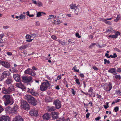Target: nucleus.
<instances>
[{
  "instance_id": "obj_42",
  "label": "nucleus",
  "mask_w": 121,
  "mask_h": 121,
  "mask_svg": "<svg viewBox=\"0 0 121 121\" xmlns=\"http://www.w3.org/2000/svg\"><path fill=\"white\" fill-rule=\"evenodd\" d=\"M56 121H65V119L63 117L62 118H60L59 119L57 120Z\"/></svg>"
},
{
  "instance_id": "obj_11",
  "label": "nucleus",
  "mask_w": 121,
  "mask_h": 121,
  "mask_svg": "<svg viewBox=\"0 0 121 121\" xmlns=\"http://www.w3.org/2000/svg\"><path fill=\"white\" fill-rule=\"evenodd\" d=\"M0 63L3 66L7 68H9L10 67V64L7 62L0 60Z\"/></svg>"
},
{
  "instance_id": "obj_12",
  "label": "nucleus",
  "mask_w": 121,
  "mask_h": 121,
  "mask_svg": "<svg viewBox=\"0 0 121 121\" xmlns=\"http://www.w3.org/2000/svg\"><path fill=\"white\" fill-rule=\"evenodd\" d=\"M43 119L44 120H49L50 118V114L48 113H47L44 114L43 116Z\"/></svg>"
},
{
  "instance_id": "obj_55",
  "label": "nucleus",
  "mask_w": 121,
  "mask_h": 121,
  "mask_svg": "<svg viewBox=\"0 0 121 121\" xmlns=\"http://www.w3.org/2000/svg\"><path fill=\"white\" fill-rule=\"evenodd\" d=\"M92 68L94 70L96 71H97L98 70V69L95 66H93Z\"/></svg>"
},
{
  "instance_id": "obj_3",
  "label": "nucleus",
  "mask_w": 121,
  "mask_h": 121,
  "mask_svg": "<svg viewBox=\"0 0 121 121\" xmlns=\"http://www.w3.org/2000/svg\"><path fill=\"white\" fill-rule=\"evenodd\" d=\"M45 81L46 82H43L40 86V90L41 91H45L50 86V84L49 82L47 80H45Z\"/></svg>"
},
{
  "instance_id": "obj_53",
  "label": "nucleus",
  "mask_w": 121,
  "mask_h": 121,
  "mask_svg": "<svg viewBox=\"0 0 121 121\" xmlns=\"http://www.w3.org/2000/svg\"><path fill=\"white\" fill-rule=\"evenodd\" d=\"M76 36L78 38H80L81 37V36L79 35V33H77L76 34Z\"/></svg>"
},
{
  "instance_id": "obj_61",
  "label": "nucleus",
  "mask_w": 121,
  "mask_h": 121,
  "mask_svg": "<svg viewBox=\"0 0 121 121\" xmlns=\"http://www.w3.org/2000/svg\"><path fill=\"white\" fill-rule=\"evenodd\" d=\"M90 113H88L86 114V117L88 118L89 117V116L90 115Z\"/></svg>"
},
{
  "instance_id": "obj_19",
  "label": "nucleus",
  "mask_w": 121,
  "mask_h": 121,
  "mask_svg": "<svg viewBox=\"0 0 121 121\" xmlns=\"http://www.w3.org/2000/svg\"><path fill=\"white\" fill-rule=\"evenodd\" d=\"M58 113L55 112H52V117L54 119H56L58 118Z\"/></svg>"
},
{
  "instance_id": "obj_63",
  "label": "nucleus",
  "mask_w": 121,
  "mask_h": 121,
  "mask_svg": "<svg viewBox=\"0 0 121 121\" xmlns=\"http://www.w3.org/2000/svg\"><path fill=\"white\" fill-rule=\"evenodd\" d=\"M116 93L118 94H121V92H120V91H116Z\"/></svg>"
},
{
  "instance_id": "obj_40",
  "label": "nucleus",
  "mask_w": 121,
  "mask_h": 121,
  "mask_svg": "<svg viewBox=\"0 0 121 121\" xmlns=\"http://www.w3.org/2000/svg\"><path fill=\"white\" fill-rule=\"evenodd\" d=\"M42 12H39L37 13V17H40L41 16L42 14L41 13Z\"/></svg>"
},
{
  "instance_id": "obj_58",
  "label": "nucleus",
  "mask_w": 121,
  "mask_h": 121,
  "mask_svg": "<svg viewBox=\"0 0 121 121\" xmlns=\"http://www.w3.org/2000/svg\"><path fill=\"white\" fill-rule=\"evenodd\" d=\"M101 118L100 117H98L95 118L96 121H98Z\"/></svg>"
},
{
  "instance_id": "obj_17",
  "label": "nucleus",
  "mask_w": 121,
  "mask_h": 121,
  "mask_svg": "<svg viewBox=\"0 0 121 121\" xmlns=\"http://www.w3.org/2000/svg\"><path fill=\"white\" fill-rule=\"evenodd\" d=\"M13 121H24L22 118L19 116H16L13 119Z\"/></svg>"
},
{
  "instance_id": "obj_43",
  "label": "nucleus",
  "mask_w": 121,
  "mask_h": 121,
  "mask_svg": "<svg viewBox=\"0 0 121 121\" xmlns=\"http://www.w3.org/2000/svg\"><path fill=\"white\" fill-rule=\"evenodd\" d=\"M75 82L77 84L79 85H80V82H79V80L78 79H76L75 80Z\"/></svg>"
},
{
  "instance_id": "obj_7",
  "label": "nucleus",
  "mask_w": 121,
  "mask_h": 121,
  "mask_svg": "<svg viewBox=\"0 0 121 121\" xmlns=\"http://www.w3.org/2000/svg\"><path fill=\"white\" fill-rule=\"evenodd\" d=\"M27 91L31 94L32 95L35 96H38L39 95V93L38 92L35 91L32 89H29L27 88Z\"/></svg>"
},
{
  "instance_id": "obj_38",
  "label": "nucleus",
  "mask_w": 121,
  "mask_h": 121,
  "mask_svg": "<svg viewBox=\"0 0 121 121\" xmlns=\"http://www.w3.org/2000/svg\"><path fill=\"white\" fill-rule=\"evenodd\" d=\"M120 17L119 15H117L116 18L114 20V21L116 22L118 21L119 20Z\"/></svg>"
},
{
  "instance_id": "obj_39",
  "label": "nucleus",
  "mask_w": 121,
  "mask_h": 121,
  "mask_svg": "<svg viewBox=\"0 0 121 121\" xmlns=\"http://www.w3.org/2000/svg\"><path fill=\"white\" fill-rule=\"evenodd\" d=\"M104 63L105 64H106V63L108 64L110 63L109 61V60H107L106 59H104Z\"/></svg>"
},
{
  "instance_id": "obj_60",
  "label": "nucleus",
  "mask_w": 121,
  "mask_h": 121,
  "mask_svg": "<svg viewBox=\"0 0 121 121\" xmlns=\"http://www.w3.org/2000/svg\"><path fill=\"white\" fill-rule=\"evenodd\" d=\"M32 3L35 4H37V3L36 1V0H32Z\"/></svg>"
},
{
  "instance_id": "obj_47",
  "label": "nucleus",
  "mask_w": 121,
  "mask_h": 121,
  "mask_svg": "<svg viewBox=\"0 0 121 121\" xmlns=\"http://www.w3.org/2000/svg\"><path fill=\"white\" fill-rule=\"evenodd\" d=\"M72 90V93L73 95H75V94L76 91H74V90L73 89H71Z\"/></svg>"
},
{
  "instance_id": "obj_31",
  "label": "nucleus",
  "mask_w": 121,
  "mask_h": 121,
  "mask_svg": "<svg viewBox=\"0 0 121 121\" xmlns=\"http://www.w3.org/2000/svg\"><path fill=\"white\" fill-rule=\"evenodd\" d=\"M76 65H75L74 67L72 69V70H74L75 72H79V69H76Z\"/></svg>"
},
{
  "instance_id": "obj_6",
  "label": "nucleus",
  "mask_w": 121,
  "mask_h": 121,
  "mask_svg": "<svg viewBox=\"0 0 121 121\" xmlns=\"http://www.w3.org/2000/svg\"><path fill=\"white\" fill-rule=\"evenodd\" d=\"M10 73L9 71H4L2 73L0 77L1 81H3L4 78H5L7 76H9Z\"/></svg>"
},
{
  "instance_id": "obj_25",
  "label": "nucleus",
  "mask_w": 121,
  "mask_h": 121,
  "mask_svg": "<svg viewBox=\"0 0 121 121\" xmlns=\"http://www.w3.org/2000/svg\"><path fill=\"white\" fill-rule=\"evenodd\" d=\"M62 22L61 20H60L59 19H57L54 20V22H53V23L55 24L58 25L62 23Z\"/></svg>"
},
{
  "instance_id": "obj_20",
  "label": "nucleus",
  "mask_w": 121,
  "mask_h": 121,
  "mask_svg": "<svg viewBox=\"0 0 121 121\" xmlns=\"http://www.w3.org/2000/svg\"><path fill=\"white\" fill-rule=\"evenodd\" d=\"M116 70L115 68H111L108 70V72L109 73H113L114 74H116Z\"/></svg>"
},
{
  "instance_id": "obj_10",
  "label": "nucleus",
  "mask_w": 121,
  "mask_h": 121,
  "mask_svg": "<svg viewBox=\"0 0 121 121\" xmlns=\"http://www.w3.org/2000/svg\"><path fill=\"white\" fill-rule=\"evenodd\" d=\"M53 104L55 105L56 108L58 109L60 108L61 106L60 102L58 99L55 100L53 102Z\"/></svg>"
},
{
  "instance_id": "obj_30",
  "label": "nucleus",
  "mask_w": 121,
  "mask_h": 121,
  "mask_svg": "<svg viewBox=\"0 0 121 121\" xmlns=\"http://www.w3.org/2000/svg\"><path fill=\"white\" fill-rule=\"evenodd\" d=\"M70 8L71 9H75L77 7V6H76V4H71L70 5Z\"/></svg>"
},
{
  "instance_id": "obj_56",
  "label": "nucleus",
  "mask_w": 121,
  "mask_h": 121,
  "mask_svg": "<svg viewBox=\"0 0 121 121\" xmlns=\"http://www.w3.org/2000/svg\"><path fill=\"white\" fill-rule=\"evenodd\" d=\"M33 40V39H27L26 40V42H31Z\"/></svg>"
},
{
  "instance_id": "obj_51",
  "label": "nucleus",
  "mask_w": 121,
  "mask_h": 121,
  "mask_svg": "<svg viewBox=\"0 0 121 121\" xmlns=\"http://www.w3.org/2000/svg\"><path fill=\"white\" fill-rule=\"evenodd\" d=\"M7 54L9 56H11L12 55V53L9 52H7Z\"/></svg>"
},
{
  "instance_id": "obj_48",
  "label": "nucleus",
  "mask_w": 121,
  "mask_h": 121,
  "mask_svg": "<svg viewBox=\"0 0 121 121\" xmlns=\"http://www.w3.org/2000/svg\"><path fill=\"white\" fill-rule=\"evenodd\" d=\"M115 77L117 79H120L121 78V77L119 75H117L115 76Z\"/></svg>"
},
{
  "instance_id": "obj_9",
  "label": "nucleus",
  "mask_w": 121,
  "mask_h": 121,
  "mask_svg": "<svg viewBox=\"0 0 121 121\" xmlns=\"http://www.w3.org/2000/svg\"><path fill=\"white\" fill-rule=\"evenodd\" d=\"M22 78L23 82L25 83H29L32 80V78L31 76L28 77L22 76Z\"/></svg>"
},
{
  "instance_id": "obj_22",
  "label": "nucleus",
  "mask_w": 121,
  "mask_h": 121,
  "mask_svg": "<svg viewBox=\"0 0 121 121\" xmlns=\"http://www.w3.org/2000/svg\"><path fill=\"white\" fill-rule=\"evenodd\" d=\"M106 88L107 91H109L111 90L112 88V84L111 83H109V84L107 86Z\"/></svg>"
},
{
  "instance_id": "obj_24",
  "label": "nucleus",
  "mask_w": 121,
  "mask_h": 121,
  "mask_svg": "<svg viewBox=\"0 0 121 121\" xmlns=\"http://www.w3.org/2000/svg\"><path fill=\"white\" fill-rule=\"evenodd\" d=\"M52 98L49 96L46 97L45 98V101L47 102H52Z\"/></svg>"
},
{
  "instance_id": "obj_46",
  "label": "nucleus",
  "mask_w": 121,
  "mask_h": 121,
  "mask_svg": "<svg viewBox=\"0 0 121 121\" xmlns=\"http://www.w3.org/2000/svg\"><path fill=\"white\" fill-rule=\"evenodd\" d=\"M93 90V88L92 87H90L88 90V92L90 93L92 92Z\"/></svg>"
},
{
  "instance_id": "obj_64",
  "label": "nucleus",
  "mask_w": 121,
  "mask_h": 121,
  "mask_svg": "<svg viewBox=\"0 0 121 121\" xmlns=\"http://www.w3.org/2000/svg\"><path fill=\"white\" fill-rule=\"evenodd\" d=\"M108 55L109 54H108L106 53L105 54V56L106 57H107L108 58H110V57L108 56Z\"/></svg>"
},
{
  "instance_id": "obj_15",
  "label": "nucleus",
  "mask_w": 121,
  "mask_h": 121,
  "mask_svg": "<svg viewBox=\"0 0 121 121\" xmlns=\"http://www.w3.org/2000/svg\"><path fill=\"white\" fill-rule=\"evenodd\" d=\"M13 78L17 82H21V80L20 78V75L18 74H15L13 75Z\"/></svg>"
},
{
  "instance_id": "obj_2",
  "label": "nucleus",
  "mask_w": 121,
  "mask_h": 121,
  "mask_svg": "<svg viewBox=\"0 0 121 121\" xmlns=\"http://www.w3.org/2000/svg\"><path fill=\"white\" fill-rule=\"evenodd\" d=\"M24 98L25 99L32 105L35 106L37 104V102L36 100L31 95H26L24 96Z\"/></svg>"
},
{
  "instance_id": "obj_52",
  "label": "nucleus",
  "mask_w": 121,
  "mask_h": 121,
  "mask_svg": "<svg viewBox=\"0 0 121 121\" xmlns=\"http://www.w3.org/2000/svg\"><path fill=\"white\" fill-rule=\"evenodd\" d=\"M32 69L33 70H37L38 69V68L35 67V66H33L32 67Z\"/></svg>"
},
{
  "instance_id": "obj_44",
  "label": "nucleus",
  "mask_w": 121,
  "mask_h": 121,
  "mask_svg": "<svg viewBox=\"0 0 121 121\" xmlns=\"http://www.w3.org/2000/svg\"><path fill=\"white\" fill-rule=\"evenodd\" d=\"M109 37H111L112 38H117V36L116 35H110L109 36Z\"/></svg>"
},
{
  "instance_id": "obj_5",
  "label": "nucleus",
  "mask_w": 121,
  "mask_h": 121,
  "mask_svg": "<svg viewBox=\"0 0 121 121\" xmlns=\"http://www.w3.org/2000/svg\"><path fill=\"white\" fill-rule=\"evenodd\" d=\"M21 107L23 109L28 110L29 109L30 107L27 102L23 100L21 104Z\"/></svg>"
},
{
  "instance_id": "obj_41",
  "label": "nucleus",
  "mask_w": 121,
  "mask_h": 121,
  "mask_svg": "<svg viewBox=\"0 0 121 121\" xmlns=\"http://www.w3.org/2000/svg\"><path fill=\"white\" fill-rule=\"evenodd\" d=\"M119 110V107L118 106H117L115 107L114 108V110L116 112H117Z\"/></svg>"
},
{
  "instance_id": "obj_14",
  "label": "nucleus",
  "mask_w": 121,
  "mask_h": 121,
  "mask_svg": "<svg viewBox=\"0 0 121 121\" xmlns=\"http://www.w3.org/2000/svg\"><path fill=\"white\" fill-rule=\"evenodd\" d=\"M13 82L12 78L10 77H9L5 81V83L6 84L9 85L11 84Z\"/></svg>"
},
{
  "instance_id": "obj_37",
  "label": "nucleus",
  "mask_w": 121,
  "mask_h": 121,
  "mask_svg": "<svg viewBox=\"0 0 121 121\" xmlns=\"http://www.w3.org/2000/svg\"><path fill=\"white\" fill-rule=\"evenodd\" d=\"M36 74V73L35 72L32 71V70L31 71V73L30 74V75L33 76H35Z\"/></svg>"
},
{
  "instance_id": "obj_23",
  "label": "nucleus",
  "mask_w": 121,
  "mask_h": 121,
  "mask_svg": "<svg viewBox=\"0 0 121 121\" xmlns=\"http://www.w3.org/2000/svg\"><path fill=\"white\" fill-rule=\"evenodd\" d=\"M47 109L50 112L54 111L56 110V108L54 106L48 107H47Z\"/></svg>"
},
{
  "instance_id": "obj_62",
  "label": "nucleus",
  "mask_w": 121,
  "mask_h": 121,
  "mask_svg": "<svg viewBox=\"0 0 121 121\" xmlns=\"http://www.w3.org/2000/svg\"><path fill=\"white\" fill-rule=\"evenodd\" d=\"M81 78H84V75L82 73H80L79 74Z\"/></svg>"
},
{
  "instance_id": "obj_32",
  "label": "nucleus",
  "mask_w": 121,
  "mask_h": 121,
  "mask_svg": "<svg viewBox=\"0 0 121 121\" xmlns=\"http://www.w3.org/2000/svg\"><path fill=\"white\" fill-rule=\"evenodd\" d=\"M96 43H91V44L89 46V48L91 49L93 47V46L96 44Z\"/></svg>"
},
{
  "instance_id": "obj_21",
  "label": "nucleus",
  "mask_w": 121,
  "mask_h": 121,
  "mask_svg": "<svg viewBox=\"0 0 121 121\" xmlns=\"http://www.w3.org/2000/svg\"><path fill=\"white\" fill-rule=\"evenodd\" d=\"M75 13L76 14H78L81 11V9L80 7H77L75 9Z\"/></svg>"
},
{
  "instance_id": "obj_1",
  "label": "nucleus",
  "mask_w": 121,
  "mask_h": 121,
  "mask_svg": "<svg viewBox=\"0 0 121 121\" xmlns=\"http://www.w3.org/2000/svg\"><path fill=\"white\" fill-rule=\"evenodd\" d=\"M2 98L4 101V104L5 106L11 105L14 103L13 99L12 96L8 95H3Z\"/></svg>"
},
{
  "instance_id": "obj_13",
  "label": "nucleus",
  "mask_w": 121,
  "mask_h": 121,
  "mask_svg": "<svg viewBox=\"0 0 121 121\" xmlns=\"http://www.w3.org/2000/svg\"><path fill=\"white\" fill-rule=\"evenodd\" d=\"M0 121H10L9 117L8 116H3L0 117Z\"/></svg>"
},
{
  "instance_id": "obj_50",
  "label": "nucleus",
  "mask_w": 121,
  "mask_h": 121,
  "mask_svg": "<svg viewBox=\"0 0 121 121\" xmlns=\"http://www.w3.org/2000/svg\"><path fill=\"white\" fill-rule=\"evenodd\" d=\"M9 28V26H3V28L5 30H6L7 29Z\"/></svg>"
},
{
  "instance_id": "obj_16",
  "label": "nucleus",
  "mask_w": 121,
  "mask_h": 121,
  "mask_svg": "<svg viewBox=\"0 0 121 121\" xmlns=\"http://www.w3.org/2000/svg\"><path fill=\"white\" fill-rule=\"evenodd\" d=\"M15 85L17 87L21 88L23 90H24L26 89V87L21 83H16Z\"/></svg>"
},
{
  "instance_id": "obj_29",
  "label": "nucleus",
  "mask_w": 121,
  "mask_h": 121,
  "mask_svg": "<svg viewBox=\"0 0 121 121\" xmlns=\"http://www.w3.org/2000/svg\"><path fill=\"white\" fill-rule=\"evenodd\" d=\"M28 46V45H22L19 47V49L20 50L24 49L27 48Z\"/></svg>"
},
{
  "instance_id": "obj_18",
  "label": "nucleus",
  "mask_w": 121,
  "mask_h": 121,
  "mask_svg": "<svg viewBox=\"0 0 121 121\" xmlns=\"http://www.w3.org/2000/svg\"><path fill=\"white\" fill-rule=\"evenodd\" d=\"M107 20H106V19H104V18H102L100 19V21L104 22L106 24L109 25H111V22L109 21H108Z\"/></svg>"
},
{
  "instance_id": "obj_28",
  "label": "nucleus",
  "mask_w": 121,
  "mask_h": 121,
  "mask_svg": "<svg viewBox=\"0 0 121 121\" xmlns=\"http://www.w3.org/2000/svg\"><path fill=\"white\" fill-rule=\"evenodd\" d=\"M57 41H58L59 43L61 44L63 46H64L65 45V40H63L62 41L59 39H58L57 40Z\"/></svg>"
},
{
  "instance_id": "obj_57",
  "label": "nucleus",
  "mask_w": 121,
  "mask_h": 121,
  "mask_svg": "<svg viewBox=\"0 0 121 121\" xmlns=\"http://www.w3.org/2000/svg\"><path fill=\"white\" fill-rule=\"evenodd\" d=\"M120 34V32L119 31H117L116 33V35L117 36V37Z\"/></svg>"
},
{
  "instance_id": "obj_49",
  "label": "nucleus",
  "mask_w": 121,
  "mask_h": 121,
  "mask_svg": "<svg viewBox=\"0 0 121 121\" xmlns=\"http://www.w3.org/2000/svg\"><path fill=\"white\" fill-rule=\"evenodd\" d=\"M4 110V109L2 107L1 105H0V113Z\"/></svg>"
},
{
  "instance_id": "obj_45",
  "label": "nucleus",
  "mask_w": 121,
  "mask_h": 121,
  "mask_svg": "<svg viewBox=\"0 0 121 121\" xmlns=\"http://www.w3.org/2000/svg\"><path fill=\"white\" fill-rule=\"evenodd\" d=\"M30 35H31L32 38L33 39L36 36V34H30Z\"/></svg>"
},
{
  "instance_id": "obj_59",
  "label": "nucleus",
  "mask_w": 121,
  "mask_h": 121,
  "mask_svg": "<svg viewBox=\"0 0 121 121\" xmlns=\"http://www.w3.org/2000/svg\"><path fill=\"white\" fill-rule=\"evenodd\" d=\"M4 35V33H3L0 34V38H1L2 39Z\"/></svg>"
},
{
  "instance_id": "obj_4",
  "label": "nucleus",
  "mask_w": 121,
  "mask_h": 121,
  "mask_svg": "<svg viewBox=\"0 0 121 121\" xmlns=\"http://www.w3.org/2000/svg\"><path fill=\"white\" fill-rule=\"evenodd\" d=\"M2 89V93L5 94H10L14 91L15 90L14 86L12 85L10 86L7 88L5 87H3Z\"/></svg>"
},
{
  "instance_id": "obj_35",
  "label": "nucleus",
  "mask_w": 121,
  "mask_h": 121,
  "mask_svg": "<svg viewBox=\"0 0 121 121\" xmlns=\"http://www.w3.org/2000/svg\"><path fill=\"white\" fill-rule=\"evenodd\" d=\"M19 17L20 19H22L25 18V16L22 14H21L19 16Z\"/></svg>"
},
{
  "instance_id": "obj_36",
  "label": "nucleus",
  "mask_w": 121,
  "mask_h": 121,
  "mask_svg": "<svg viewBox=\"0 0 121 121\" xmlns=\"http://www.w3.org/2000/svg\"><path fill=\"white\" fill-rule=\"evenodd\" d=\"M49 18L48 19V20H49L50 19H52L53 18H56V17L55 16V17L54 16V15H49Z\"/></svg>"
},
{
  "instance_id": "obj_8",
  "label": "nucleus",
  "mask_w": 121,
  "mask_h": 121,
  "mask_svg": "<svg viewBox=\"0 0 121 121\" xmlns=\"http://www.w3.org/2000/svg\"><path fill=\"white\" fill-rule=\"evenodd\" d=\"M29 114L31 116H34L35 117H37L39 115L38 110L36 109H33L31 110L29 112Z\"/></svg>"
},
{
  "instance_id": "obj_26",
  "label": "nucleus",
  "mask_w": 121,
  "mask_h": 121,
  "mask_svg": "<svg viewBox=\"0 0 121 121\" xmlns=\"http://www.w3.org/2000/svg\"><path fill=\"white\" fill-rule=\"evenodd\" d=\"M32 70V69L30 68H28L25 71L24 73L25 74H27L30 75Z\"/></svg>"
},
{
  "instance_id": "obj_33",
  "label": "nucleus",
  "mask_w": 121,
  "mask_h": 121,
  "mask_svg": "<svg viewBox=\"0 0 121 121\" xmlns=\"http://www.w3.org/2000/svg\"><path fill=\"white\" fill-rule=\"evenodd\" d=\"M37 4L38 6L39 7H41L43 6V4L42 3L39 1L38 2Z\"/></svg>"
},
{
  "instance_id": "obj_54",
  "label": "nucleus",
  "mask_w": 121,
  "mask_h": 121,
  "mask_svg": "<svg viewBox=\"0 0 121 121\" xmlns=\"http://www.w3.org/2000/svg\"><path fill=\"white\" fill-rule=\"evenodd\" d=\"M51 37L52 39L54 40H56V37L54 35H52Z\"/></svg>"
},
{
  "instance_id": "obj_27",
  "label": "nucleus",
  "mask_w": 121,
  "mask_h": 121,
  "mask_svg": "<svg viewBox=\"0 0 121 121\" xmlns=\"http://www.w3.org/2000/svg\"><path fill=\"white\" fill-rule=\"evenodd\" d=\"M17 107L15 106L11 109V111L12 113H15L17 110Z\"/></svg>"
},
{
  "instance_id": "obj_34",
  "label": "nucleus",
  "mask_w": 121,
  "mask_h": 121,
  "mask_svg": "<svg viewBox=\"0 0 121 121\" xmlns=\"http://www.w3.org/2000/svg\"><path fill=\"white\" fill-rule=\"evenodd\" d=\"M26 37L27 39H32L31 38H32L31 35H26Z\"/></svg>"
}]
</instances>
